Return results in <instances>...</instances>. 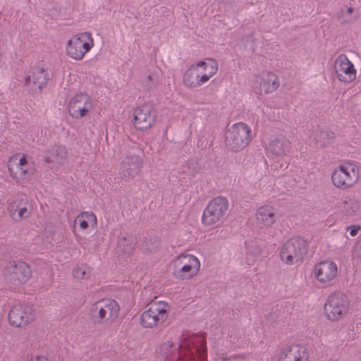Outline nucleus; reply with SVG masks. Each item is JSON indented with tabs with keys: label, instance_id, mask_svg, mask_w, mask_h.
Masks as SVG:
<instances>
[{
	"label": "nucleus",
	"instance_id": "nucleus-21",
	"mask_svg": "<svg viewBox=\"0 0 361 361\" xmlns=\"http://www.w3.org/2000/svg\"><path fill=\"white\" fill-rule=\"evenodd\" d=\"M200 69L196 63L192 64L184 73L183 82L187 87H197L207 82L205 75H200Z\"/></svg>",
	"mask_w": 361,
	"mask_h": 361
},
{
	"label": "nucleus",
	"instance_id": "nucleus-27",
	"mask_svg": "<svg viewBox=\"0 0 361 361\" xmlns=\"http://www.w3.org/2000/svg\"><path fill=\"white\" fill-rule=\"evenodd\" d=\"M75 224H78L82 231L93 228L97 225V218L94 213L91 212H84L79 214Z\"/></svg>",
	"mask_w": 361,
	"mask_h": 361
},
{
	"label": "nucleus",
	"instance_id": "nucleus-4",
	"mask_svg": "<svg viewBox=\"0 0 361 361\" xmlns=\"http://www.w3.org/2000/svg\"><path fill=\"white\" fill-rule=\"evenodd\" d=\"M94 39L90 32H84L73 35L66 42V55L75 61L82 60L94 47Z\"/></svg>",
	"mask_w": 361,
	"mask_h": 361
},
{
	"label": "nucleus",
	"instance_id": "nucleus-10",
	"mask_svg": "<svg viewBox=\"0 0 361 361\" xmlns=\"http://www.w3.org/2000/svg\"><path fill=\"white\" fill-rule=\"evenodd\" d=\"M169 305L164 301L149 304L148 309L140 316V324L145 328H152L162 323L169 315Z\"/></svg>",
	"mask_w": 361,
	"mask_h": 361
},
{
	"label": "nucleus",
	"instance_id": "nucleus-28",
	"mask_svg": "<svg viewBox=\"0 0 361 361\" xmlns=\"http://www.w3.org/2000/svg\"><path fill=\"white\" fill-rule=\"evenodd\" d=\"M67 152L64 147L57 146L48 152L47 154L44 157L47 162H55L61 164L66 158Z\"/></svg>",
	"mask_w": 361,
	"mask_h": 361
},
{
	"label": "nucleus",
	"instance_id": "nucleus-20",
	"mask_svg": "<svg viewBox=\"0 0 361 361\" xmlns=\"http://www.w3.org/2000/svg\"><path fill=\"white\" fill-rule=\"evenodd\" d=\"M255 219L258 224L269 227L277 221L279 216L275 207L270 204H264L257 209Z\"/></svg>",
	"mask_w": 361,
	"mask_h": 361
},
{
	"label": "nucleus",
	"instance_id": "nucleus-26",
	"mask_svg": "<svg viewBox=\"0 0 361 361\" xmlns=\"http://www.w3.org/2000/svg\"><path fill=\"white\" fill-rule=\"evenodd\" d=\"M198 68L200 69V75H205L207 82L218 71L219 66L216 60L213 59H207L204 61H201L196 63Z\"/></svg>",
	"mask_w": 361,
	"mask_h": 361
},
{
	"label": "nucleus",
	"instance_id": "nucleus-32",
	"mask_svg": "<svg viewBox=\"0 0 361 361\" xmlns=\"http://www.w3.org/2000/svg\"><path fill=\"white\" fill-rule=\"evenodd\" d=\"M160 245V242L157 238H150L146 240L142 245V250L145 253L156 252Z\"/></svg>",
	"mask_w": 361,
	"mask_h": 361
},
{
	"label": "nucleus",
	"instance_id": "nucleus-35",
	"mask_svg": "<svg viewBox=\"0 0 361 361\" xmlns=\"http://www.w3.org/2000/svg\"><path fill=\"white\" fill-rule=\"evenodd\" d=\"M30 361H49L47 357L43 355H35L31 357Z\"/></svg>",
	"mask_w": 361,
	"mask_h": 361
},
{
	"label": "nucleus",
	"instance_id": "nucleus-14",
	"mask_svg": "<svg viewBox=\"0 0 361 361\" xmlns=\"http://www.w3.org/2000/svg\"><path fill=\"white\" fill-rule=\"evenodd\" d=\"M35 317V312L31 306L16 305L11 309L8 313V321L12 326L20 327L33 321Z\"/></svg>",
	"mask_w": 361,
	"mask_h": 361
},
{
	"label": "nucleus",
	"instance_id": "nucleus-36",
	"mask_svg": "<svg viewBox=\"0 0 361 361\" xmlns=\"http://www.w3.org/2000/svg\"><path fill=\"white\" fill-rule=\"evenodd\" d=\"M147 78H148V80L152 81L153 84L155 83L156 80L154 79L153 75H148Z\"/></svg>",
	"mask_w": 361,
	"mask_h": 361
},
{
	"label": "nucleus",
	"instance_id": "nucleus-16",
	"mask_svg": "<svg viewBox=\"0 0 361 361\" xmlns=\"http://www.w3.org/2000/svg\"><path fill=\"white\" fill-rule=\"evenodd\" d=\"M309 353L306 348L299 344L286 345L280 350L278 361H308Z\"/></svg>",
	"mask_w": 361,
	"mask_h": 361
},
{
	"label": "nucleus",
	"instance_id": "nucleus-22",
	"mask_svg": "<svg viewBox=\"0 0 361 361\" xmlns=\"http://www.w3.org/2000/svg\"><path fill=\"white\" fill-rule=\"evenodd\" d=\"M142 159L137 155L126 156L121 164V173L124 177L133 178L142 167Z\"/></svg>",
	"mask_w": 361,
	"mask_h": 361
},
{
	"label": "nucleus",
	"instance_id": "nucleus-15",
	"mask_svg": "<svg viewBox=\"0 0 361 361\" xmlns=\"http://www.w3.org/2000/svg\"><path fill=\"white\" fill-rule=\"evenodd\" d=\"M334 70L341 82L350 83L356 79L357 72L354 65L345 54H341L336 59Z\"/></svg>",
	"mask_w": 361,
	"mask_h": 361
},
{
	"label": "nucleus",
	"instance_id": "nucleus-34",
	"mask_svg": "<svg viewBox=\"0 0 361 361\" xmlns=\"http://www.w3.org/2000/svg\"><path fill=\"white\" fill-rule=\"evenodd\" d=\"M240 355H232L229 357H226L220 360H216L215 361H237V360L242 359Z\"/></svg>",
	"mask_w": 361,
	"mask_h": 361
},
{
	"label": "nucleus",
	"instance_id": "nucleus-19",
	"mask_svg": "<svg viewBox=\"0 0 361 361\" xmlns=\"http://www.w3.org/2000/svg\"><path fill=\"white\" fill-rule=\"evenodd\" d=\"M291 149V142L283 136H279L271 140L267 147V150L269 154L274 157H279L288 155Z\"/></svg>",
	"mask_w": 361,
	"mask_h": 361
},
{
	"label": "nucleus",
	"instance_id": "nucleus-30",
	"mask_svg": "<svg viewBox=\"0 0 361 361\" xmlns=\"http://www.w3.org/2000/svg\"><path fill=\"white\" fill-rule=\"evenodd\" d=\"M137 244V238L132 235H126L119 239L118 242V249L125 253L131 252Z\"/></svg>",
	"mask_w": 361,
	"mask_h": 361
},
{
	"label": "nucleus",
	"instance_id": "nucleus-17",
	"mask_svg": "<svg viewBox=\"0 0 361 361\" xmlns=\"http://www.w3.org/2000/svg\"><path fill=\"white\" fill-rule=\"evenodd\" d=\"M8 212L13 221H20L30 216L32 204L27 199L18 198L9 204Z\"/></svg>",
	"mask_w": 361,
	"mask_h": 361
},
{
	"label": "nucleus",
	"instance_id": "nucleus-13",
	"mask_svg": "<svg viewBox=\"0 0 361 361\" xmlns=\"http://www.w3.org/2000/svg\"><path fill=\"white\" fill-rule=\"evenodd\" d=\"M156 118V111L151 106H139L134 111L133 126L139 130H147L153 126Z\"/></svg>",
	"mask_w": 361,
	"mask_h": 361
},
{
	"label": "nucleus",
	"instance_id": "nucleus-37",
	"mask_svg": "<svg viewBox=\"0 0 361 361\" xmlns=\"http://www.w3.org/2000/svg\"><path fill=\"white\" fill-rule=\"evenodd\" d=\"M348 14H351L353 12V7H348L346 11Z\"/></svg>",
	"mask_w": 361,
	"mask_h": 361
},
{
	"label": "nucleus",
	"instance_id": "nucleus-3",
	"mask_svg": "<svg viewBox=\"0 0 361 361\" xmlns=\"http://www.w3.org/2000/svg\"><path fill=\"white\" fill-rule=\"evenodd\" d=\"M96 107V100L85 92L74 94L67 103L68 114L71 118L76 120L89 117Z\"/></svg>",
	"mask_w": 361,
	"mask_h": 361
},
{
	"label": "nucleus",
	"instance_id": "nucleus-9",
	"mask_svg": "<svg viewBox=\"0 0 361 361\" xmlns=\"http://www.w3.org/2000/svg\"><path fill=\"white\" fill-rule=\"evenodd\" d=\"M228 209V202L224 197L212 200L203 211L202 222L204 226H212L224 219Z\"/></svg>",
	"mask_w": 361,
	"mask_h": 361
},
{
	"label": "nucleus",
	"instance_id": "nucleus-31",
	"mask_svg": "<svg viewBox=\"0 0 361 361\" xmlns=\"http://www.w3.org/2000/svg\"><path fill=\"white\" fill-rule=\"evenodd\" d=\"M340 211L345 216L355 215L359 210L358 203L353 200H344L340 205Z\"/></svg>",
	"mask_w": 361,
	"mask_h": 361
},
{
	"label": "nucleus",
	"instance_id": "nucleus-2",
	"mask_svg": "<svg viewBox=\"0 0 361 361\" xmlns=\"http://www.w3.org/2000/svg\"><path fill=\"white\" fill-rule=\"evenodd\" d=\"M251 140L252 130L247 123L243 122L231 125L225 135L227 148L235 152L244 149L250 144Z\"/></svg>",
	"mask_w": 361,
	"mask_h": 361
},
{
	"label": "nucleus",
	"instance_id": "nucleus-1",
	"mask_svg": "<svg viewBox=\"0 0 361 361\" xmlns=\"http://www.w3.org/2000/svg\"><path fill=\"white\" fill-rule=\"evenodd\" d=\"M165 361H207L206 339L202 335L183 334L160 346Z\"/></svg>",
	"mask_w": 361,
	"mask_h": 361
},
{
	"label": "nucleus",
	"instance_id": "nucleus-24",
	"mask_svg": "<svg viewBox=\"0 0 361 361\" xmlns=\"http://www.w3.org/2000/svg\"><path fill=\"white\" fill-rule=\"evenodd\" d=\"M11 269L13 279L21 283H26L31 276L30 267L25 262H16L12 265Z\"/></svg>",
	"mask_w": 361,
	"mask_h": 361
},
{
	"label": "nucleus",
	"instance_id": "nucleus-11",
	"mask_svg": "<svg viewBox=\"0 0 361 361\" xmlns=\"http://www.w3.org/2000/svg\"><path fill=\"white\" fill-rule=\"evenodd\" d=\"M90 311L94 318L112 322L118 317L120 307L114 300L105 298L92 304Z\"/></svg>",
	"mask_w": 361,
	"mask_h": 361
},
{
	"label": "nucleus",
	"instance_id": "nucleus-7",
	"mask_svg": "<svg viewBox=\"0 0 361 361\" xmlns=\"http://www.w3.org/2000/svg\"><path fill=\"white\" fill-rule=\"evenodd\" d=\"M306 252L305 240L299 237H293L281 246L279 257L285 264L293 265L300 262Z\"/></svg>",
	"mask_w": 361,
	"mask_h": 361
},
{
	"label": "nucleus",
	"instance_id": "nucleus-18",
	"mask_svg": "<svg viewBox=\"0 0 361 361\" xmlns=\"http://www.w3.org/2000/svg\"><path fill=\"white\" fill-rule=\"evenodd\" d=\"M8 168L11 176L15 179L24 178L30 169L25 155H13L8 161Z\"/></svg>",
	"mask_w": 361,
	"mask_h": 361
},
{
	"label": "nucleus",
	"instance_id": "nucleus-23",
	"mask_svg": "<svg viewBox=\"0 0 361 361\" xmlns=\"http://www.w3.org/2000/svg\"><path fill=\"white\" fill-rule=\"evenodd\" d=\"M25 80L27 85L33 84L39 90H41L47 85L49 80V75L43 68L35 67Z\"/></svg>",
	"mask_w": 361,
	"mask_h": 361
},
{
	"label": "nucleus",
	"instance_id": "nucleus-5",
	"mask_svg": "<svg viewBox=\"0 0 361 361\" xmlns=\"http://www.w3.org/2000/svg\"><path fill=\"white\" fill-rule=\"evenodd\" d=\"M350 310L348 296L341 293L331 294L324 304V316L330 321H340L346 317Z\"/></svg>",
	"mask_w": 361,
	"mask_h": 361
},
{
	"label": "nucleus",
	"instance_id": "nucleus-8",
	"mask_svg": "<svg viewBox=\"0 0 361 361\" xmlns=\"http://www.w3.org/2000/svg\"><path fill=\"white\" fill-rule=\"evenodd\" d=\"M200 259L191 254L178 256L174 260V275L179 279L188 280L195 276L200 271Z\"/></svg>",
	"mask_w": 361,
	"mask_h": 361
},
{
	"label": "nucleus",
	"instance_id": "nucleus-12",
	"mask_svg": "<svg viewBox=\"0 0 361 361\" xmlns=\"http://www.w3.org/2000/svg\"><path fill=\"white\" fill-rule=\"evenodd\" d=\"M338 274V267L337 264L331 259H324L315 264L312 274L315 279L321 284L329 285L337 277Z\"/></svg>",
	"mask_w": 361,
	"mask_h": 361
},
{
	"label": "nucleus",
	"instance_id": "nucleus-25",
	"mask_svg": "<svg viewBox=\"0 0 361 361\" xmlns=\"http://www.w3.org/2000/svg\"><path fill=\"white\" fill-rule=\"evenodd\" d=\"M279 87L278 77L271 72H268L262 78L259 85L261 92L269 94L275 92Z\"/></svg>",
	"mask_w": 361,
	"mask_h": 361
},
{
	"label": "nucleus",
	"instance_id": "nucleus-33",
	"mask_svg": "<svg viewBox=\"0 0 361 361\" xmlns=\"http://www.w3.org/2000/svg\"><path fill=\"white\" fill-rule=\"evenodd\" d=\"M360 228H361L359 225H352L346 227V230L350 231V235L352 237L355 236L357 234L358 231L360 230Z\"/></svg>",
	"mask_w": 361,
	"mask_h": 361
},
{
	"label": "nucleus",
	"instance_id": "nucleus-38",
	"mask_svg": "<svg viewBox=\"0 0 361 361\" xmlns=\"http://www.w3.org/2000/svg\"><path fill=\"white\" fill-rule=\"evenodd\" d=\"M360 259H361V256H360Z\"/></svg>",
	"mask_w": 361,
	"mask_h": 361
},
{
	"label": "nucleus",
	"instance_id": "nucleus-6",
	"mask_svg": "<svg viewBox=\"0 0 361 361\" xmlns=\"http://www.w3.org/2000/svg\"><path fill=\"white\" fill-rule=\"evenodd\" d=\"M359 171L351 164H343L336 167L331 173L333 185L341 190L353 187L359 180Z\"/></svg>",
	"mask_w": 361,
	"mask_h": 361
},
{
	"label": "nucleus",
	"instance_id": "nucleus-29",
	"mask_svg": "<svg viewBox=\"0 0 361 361\" xmlns=\"http://www.w3.org/2000/svg\"><path fill=\"white\" fill-rule=\"evenodd\" d=\"M92 274V269L85 263L78 264L72 271L73 278L77 280L88 279Z\"/></svg>",
	"mask_w": 361,
	"mask_h": 361
}]
</instances>
